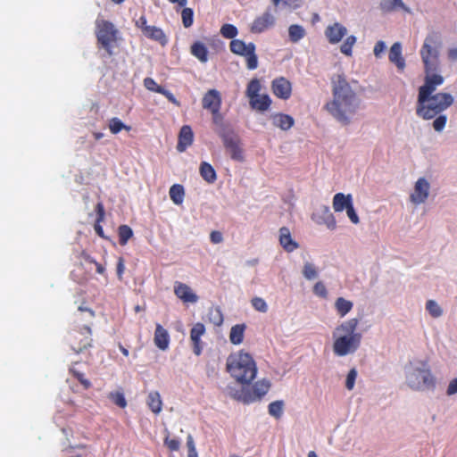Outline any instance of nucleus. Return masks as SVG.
<instances>
[{"mask_svg": "<svg viewBox=\"0 0 457 457\" xmlns=\"http://www.w3.org/2000/svg\"><path fill=\"white\" fill-rule=\"evenodd\" d=\"M271 103L272 101L267 94L259 95L258 96H255L249 100L250 106L253 110L262 112L268 111L271 105Z\"/></svg>", "mask_w": 457, "mask_h": 457, "instance_id": "nucleus-23", "label": "nucleus"}, {"mask_svg": "<svg viewBox=\"0 0 457 457\" xmlns=\"http://www.w3.org/2000/svg\"><path fill=\"white\" fill-rule=\"evenodd\" d=\"M430 185L424 179L420 178L417 180L414 186V192L411 195V201L415 204L424 203L428 197Z\"/></svg>", "mask_w": 457, "mask_h": 457, "instance_id": "nucleus-15", "label": "nucleus"}, {"mask_svg": "<svg viewBox=\"0 0 457 457\" xmlns=\"http://www.w3.org/2000/svg\"><path fill=\"white\" fill-rule=\"evenodd\" d=\"M332 99L324 109L338 122L348 125L360 107V99L344 74L331 78Z\"/></svg>", "mask_w": 457, "mask_h": 457, "instance_id": "nucleus-1", "label": "nucleus"}, {"mask_svg": "<svg viewBox=\"0 0 457 457\" xmlns=\"http://www.w3.org/2000/svg\"><path fill=\"white\" fill-rule=\"evenodd\" d=\"M119 243L120 245H126L128 241L132 237L133 231L128 225H120L118 228Z\"/></svg>", "mask_w": 457, "mask_h": 457, "instance_id": "nucleus-39", "label": "nucleus"}, {"mask_svg": "<svg viewBox=\"0 0 457 457\" xmlns=\"http://www.w3.org/2000/svg\"><path fill=\"white\" fill-rule=\"evenodd\" d=\"M241 391L239 399L245 403H250L261 400L269 391L270 382L267 379L256 381L253 385H245Z\"/></svg>", "mask_w": 457, "mask_h": 457, "instance_id": "nucleus-10", "label": "nucleus"}, {"mask_svg": "<svg viewBox=\"0 0 457 457\" xmlns=\"http://www.w3.org/2000/svg\"><path fill=\"white\" fill-rule=\"evenodd\" d=\"M160 94L164 96L168 99V101L170 102L171 104H175L176 106H180L179 101H178L176 99V97L170 91H169L165 88H162Z\"/></svg>", "mask_w": 457, "mask_h": 457, "instance_id": "nucleus-60", "label": "nucleus"}, {"mask_svg": "<svg viewBox=\"0 0 457 457\" xmlns=\"http://www.w3.org/2000/svg\"><path fill=\"white\" fill-rule=\"evenodd\" d=\"M222 98L220 91L217 89H209L202 98V106L212 114V120L214 125L221 127L224 117L220 112Z\"/></svg>", "mask_w": 457, "mask_h": 457, "instance_id": "nucleus-8", "label": "nucleus"}, {"mask_svg": "<svg viewBox=\"0 0 457 457\" xmlns=\"http://www.w3.org/2000/svg\"><path fill=\"white\" fill-rule=\"evenodd\" d=\"M135 26L139 29L142 33L145 31V28H148L146 17L145 15L140 16L137 21H135Z\"/></svg>", "mask_w": 457, "mask_h": 457, "instance_id": "nucleus-61", "label": "nucleus"}, {"mask_svg": "<svg viewBox=\"0 0 457 457\" xmlns=\"http://www.w3.org/2000/svg\"><path fill=\"white\" fill-rule=\"evenodd\" d=\"M210 240L212 244H220L223 241V236L221 232L213 230L210 234Z\"/></svg>", "mask_w": 457, "mask_h": 457, "instance_id": "nucleus-63", "label": "nucleus"}, {"mask_svg": "<svg viewBox=\"0 0 457 457\" xmlns=\"http://www.w3.org/2000/svg\"><path fill=\"white\" fill-rule=\"evenodd\" d=\"M220 136L222 138L223 145L228 151L230 157L235 161L242 162L244 160V154L240 146L239 138L237 136L228 133H220Z\"/></svg>", "mask_w": 457, "mask_h": 457, "instance_id": "nucleus-13", "label": "nucleus"}, {"mask_svg": "<svg viewBox=\"0 0 457 457\" xmlns=\"http://www.w3.org/2000/svg\"><path fill=\"white\" fill-rule=\"evenodd\" d=\"M169 194L171 201L175 204L179 205L183 203L185 197V190L182 185H172L170 188Z\"/></svg>", "mask_w": 457, "mask_h": 457, "instance_id": "nucleus-34", "label": "nucleus"}, {"mask_svg": "<svg viewBox=\"0 0 457 457\" xmlns=\"http://www.w3.org/2000/svg\"><path fill=\"white\" fill-rule=\"evenodd\" d=\"M406 382L415 391L434 390L436 384V378L425 361H420V367L412 369L407 374Z\"/></svg>", "mask_w": 457, "mask_h": 457, "instance_id": "nucleus-7", "label": "nucleus"}, {"mask_svg": "<svg viewBox=\"0 0 457 457\" xmlns=\"http://www.w3.org/2000/svg\"><path fill=\"white\" fill-rule=\"evenodd\" d=\"M167 436H165L163 440L164 445L170 451V452H177L180 448V441L178 438H171L170 436V433L167 432Z\"/></svg>", "mask_w": 457, "mask_h": 457, "instance_id": "nucleus-46", "label": "nucleus"}, {"mask_svg": "<svg viewBox=\"0 0 457 457\" xmlns=\"http://www.w3.org/2000/svg\"><path fill=\"white\" fill-rule=\"evenodd\" d=\"M143 35L149 39L160 43L162 46H165L168 42L167 37L163 30L155 26H149L148 28H145V31L143 33Z\"/></svg>", "mask_w": 457, "mask_h": 457, "instance_id": "nucleus-25", "label": "nucleus"}, {"mask_svg": "<svg viewBox=\"0 0 457 457\" xmlns=\"http://www.w3.org/2000/svg\"><path fill=\"white\" fill-rule=\"evenodd\" d=\"M348 218L353 224H358L360 222V219L353 208V204H349L348 208L345 210Z\"/></svg>", "mask_w": 457, "mask_h": 457, "instance_id": "nucleus-58", "label": "nucleus"}, {"mask_svg": "<svg viewBox=\"0 0 457 457\" xmlns=\"http://www.w3.org/2000/svg\"><path fill=\"white\" fill-rule=\"evenodd\" d=\"M190 53L193 56L198 59L201 62L208 61V49L206 46L201 41H195L190 47Z\"/></svg>", "mask_w": 457, "mask_h": 457, "instance_id": "nucleus-27", "label": "nucleus"}, {"mask_svg": "<svg viewBox=\"0 0 457 457\" xmlns=\"http://www.w3.org/2000/svg\"><path fill=\"white\" fill-rule=\"evenodd\" d=\"M246 329L245 324H237L234 325L229 332V340L233 345H240L245 337V332Z\"/></svg>", "mask_w": 457, "mask_h": 457, "instance_id": "nucleus-28", "label": "nucleus"}, {"mask_svg": "<svg viewBox=\"0 0 457 457\" xmlns=\"http://www.w3.org/2000/svg\"><path fill=\"white\" fill-rule=\"evenodd\" d=\"M270 120L274 127L279 128L282 130H288L295 124V120L292 116L281 112L271 114Z\"/></svg>", "mask_w": 457, "mask_h": 457, "instance_id": "nucleus-21", "label": "nucleus"}, {"mask_svg": "<svg viewBox=\"0 0 457 457\" xmlns=\"http://www.w3.org/2000/svg\"><path fill=\"white\" fill-rule=\"evenodd\" d=\"M229 50L234 54L245 58L248 70H255L258 67V57L255 54V45L253 43L245 44L241 39H233L229 43Z\"/></svg>", "mask_w": 457, "mask_h": 457, "instance_id": "nucleus-9", "label": "nucleus"}, {"mask_svg": "<svg viewBox=\"0 0 457 457\" xmlns=\"http://www.w3.org/2000/svg\"><path fill=\"white\" fill-rule=\"evenodd\" d=\"M96 212L97 217L94 226L95 231L100 237L105 238L103 227L100 225V223L104 220L105 215L104 207L102 202L97 203L96 206Z\"/></svg>", "mask_w": 457, "mask_h": 457, "instance_id": "nucleus-31", "label": "nucleus"}, {"mask_svg": "<svg viewBox=\"0 0 457 457\" xmlns=\"http://www.w3.org/2000/svg\"><path fill=\"white\" fill-rule=\"evenodd\" d=\"M271 90L278 98L287 100L292 95V85L286 78L279 77L271 82Z\"/></svg>", "mask_w": 457, "mask_h": 457, "instance_id": "nucleus-14", "label": "nucleus"}, {"mask_svg": "<svg viewBox=\"0 0 457 457\" xmlns=\"http://www.w3.org/2000/svg\"><path fill=\"white\" fill-rule=\"evenodd\" d=\"M356 43V37L355 36H348L344 43L340 46V51L342 54H345L346 56H351L353 53V47Z\"/></svg>", "mask_w": 457, "mask_h": 457, "instance_id": "nucleus-43", "label": "nucleus"}, {"mask_svg": "<svg viewBox=\"0 0 457 457\" xmlns=\"http://www.w3.org/2000/svg\"><path fill=\"white\" fill-rule=\"evenodd\" d=\"M227 370L237 382L249 385L256 378L257 366L255 361L243 350L231 353L227 359Z\"/></svg>", "mask_w": 457, "mask_h": 457, "instance_id": "nucleus-3", "label": "nucleus"}, {"mask_svg": "<svg viewBox=\"0 0 457 457\" xmlns=\"http://www.w3.org/2000/svg\"><path fill=\"white\" fill-rule=\"evenodd\" d=\"M108 398L112 403H114L115 405L121 409H124L127 406V401L124 396L123 390L121 388L116 391L110 392L108 394Z\"/></svg>", "mask_w": 457, "mask_h": 457, "instance_id": "nucleus-37", "label": "nucleus"}, {"mask_svg": "<svg viewBox=\"0 0 457 457\" xmlns=\"http://www.w3.org/2000/svg\"><path fill=\"white\" fill-rule=\"evenodd\" d=\"M160 94L164 96L168 99V101L170 102L171 104H175L176 106H180L179 101H178L176 99V97L170 91H169L165 88H162Z\"/></svg>", "mask_w": 457, "mask_h": 457, "instance_id": "nucleus-59", "label": "nucleus"}, {"mask_svg": "<svg viewBox=\"0 0 457 457\" xmlns=\"http://www.w3.org/2000/svg\"><path fill=\"white\" fill-rule=\"evenodd\" d=\"M456 393H457V378H453V380L450 381L447 390H446V394L448 395H453Z\"/></svg>", "mask_w": 457, "mask_h": 457, "instance_id": "nucleus-64", "label": "nucleus"}, {"mask_svg": "<svg viewBox=\"0 0 457 457\" xmlns=\"http://www.w3.org/2000/svg\"><path fill=\"white\" fill-rule=\"evenodd\" d=\"M154 342L160 350L165 351L169 347L170 335L161 324H156Z\"/></svg>", "mask_w": 457, "mask_h": 457, "instance_id": "nucleus-20", "label": "nucleus"}, {"mask_svg": "<svg viewBox=\"0 0 457 457\" xmlns=\"http://www.w3.org/2000/svg\"><path fill=\"white\" fill-rule=\"evenodd\" d=\"M209 320L215 326H220L223 323V314L220 307H212L208 312Z\"/></svg>", "mask_w": 457, "mask_h": 457, "instance_id": "nucleus-41", "label": "nucleus"}, {"mask_svg": "<svg viewBox=\"0 0 457 457\" xmlns=\"http://www.w3.org/2000/svg\"><path fill=\"white\" fill-rule=\"evenodd\" d=\"M353 204V198L351 195H345L343 193H337L333 197V209L336 212H343L346 210L349 204Z\"/></svg>", "mask_w": 457, "mask_h": 457, "instance_id": "nucleus-26", "label": "nucleus"}, {"mask_svg": "<svg viewBox=\"0 0 457 457\" xmlns=\"http://www.w3.org/2000/svg\"><path fill=\"white\" fill-rule=\"evenodd\" d=\"M285 403L283 400H277L271 402L268 405V412L270 416L274 417L276 420H279L284 411Z\"/></svg>", "mask_w": 457, "mask_h": 457, "instance_id": "nucleus-36", "label": "nucleus"}, {"mask_svg": "<svg viewBox=\"0 0 457 457\" xmlns=\"http://www.w3.org/2000/svg\"><path fill=\"white\" fill-rule=\"evenodd\" d=\"M389 61L395 63L400 71L405 67V61L402 56V46L399 42L393 44L389 52Z\"/></svg>", "mask_w": 457, "mask_h": 457, "instance_id": "nucleus-24", "label": "nucleus"}, {"mask_svg": "<svg viewBox=\"0 0 457 457\" xmlns=\"http://www.w3.org/2000/svg\"><path fill=\"white\" fill-rule=\"evenodd\" d=\"M353 303L345 299L344 297H338L335 302V308L337 314L343 318L353 309Z\"/></svg>", "mask_w": 457, "mask_h": 457, "instance_id": "nucleus-33", "label": "nucleus"}, {"mask_svg": "<svg viewBox=\"0 0 457 457\" xmlns=\"http://www.w3.org/2000/svg\"><path fill=\"white\" fill-rule=\"evenodd\" d=\"M379 8L383 12H390L396 8H401L405 12H410L409 8L405 6L402 0H381Z\"/></svg>", "mask_w": 457, "mask_h": 457, "instance_id": "nucleus-29", "label": "nucleus"}, {"mask_svg": "<svg viewBox=\"0 0 457 457\" xmlns=\"http://www.w3.org/2000/svg\"><path fill=\"white\" fill-rule=\"evenodd\" d=\"M323 223L330 230H334L337 228L336 219L334 215L329 212L328 208L325 209V217L323 219Z\"/></svg>", "mask_w": 457, "mask_h": 457, "instance_id": "nucleus-49", "label": "nucleus"}, {"mask_svg": "<svg viewBox=\"0 0 457 457\" xmlns=\"http://www.w3.org/2000/svg\"><path fill=\"white\" fill-rule=\"evenodd\" d=\"M147 405L154 413L158 414L161 412L162 408V402L161 395L157 391L151 392L148 395Z\"/></svg>", "mask_w": 457, "mask_h": 457, "instance_id": "nucleus-32", "label": "nucleus"}, {"mask_svg": "<svg viewBox=\"0 0 457 457\" xmlns=\"http://www.w3.org/2000/svg\"><path fill=\"white\" fill-rule=\"evenodd\" d=\"M425 83L419 89V101L426 102L428 96L432 95L436 87L444 83V77L436 72H425Z\"/></svg>", "mask_w": 457, "mask_h": 457, "instance_id": "nucleus-12", "label": "nucleus"}, {"mask_svg": "<svg viewBox=\"0 0 457 457\" xmlns=\"http://www.w3.org/2000/svg\"><path fill=\"white\" fill-rule=\"evenodd\" d=\"M357 377V371L355 369H352L346 377L345 386L348 390H352L354 386L355 379Z\"/></svg>", "mask_w": 457, "mask_h": 457, "instance_id": "nucleus-57", "label": "nucleus"}, {"mask_svg": "<svg viewBox=\"0 0 457 457\" xmlns=\"http://www.w3.org/2000/svg\"><path fill=\"white\" fill-rule=\"evenodd\" d=\"M346 34L347 29L339 22L328 25L325 29V36L332 45L339 43Z\"/></svg>", "mask_w": 457, "mask_h": 457, "instance_id": "nucleus-17", "label": "nucleus"}, {"mask_svg": "<svg viewBox=\"0 0 457 457\" xmlns=\"http://www.w3.org/2000/svg\"><path fill=\"white\" fill-rule=\"evenodd\" d=\"M109 129L112 134H118L122 129L129 131L131 129L130 126L125 125L119 118H112L109 120Z\"/></svg>", "mask_w": 457, "mask_h": 457, "instance_id": "nucleus-40", "label": "nucleus"}, {"mask_svg": "<svg viewBox=\"0 0 457 457\" xmlns=\"http://www.w3.org/2000/svg\"><path fill=\"white\" fill-rule=\"evenodd\" d=\"M275 23V17L270 11H266L261 16L254 19L251 25V32L262 33L272 27Z\"/></svg>", "mask_w": 457, "mask_h": 457, "instance_id": "nucleus-16", "label": "nucleus"}, {"mask_svg": "<svg viewBox=\"0 0 457 457\" xmlns=\"http://www.w3.org/2000/svg\"><path fill=\"white\" fill-rule=\"evenodd\" d=\"M174 294L184 303H196L198 296L192 291L189 286L185 283L176 281L174 284Z\"/></svg>", "mask_w": 457, "mask_h": 457, "instance_id": "nucleus-18", "label": "nucleus"}, {"mask_svg": "<svg viewBox=\"0 0 457 457\" xmlns=\"http://www.w3.org/2000/svg\"><path fill=\"white\" fill-rule=\"evenodd\" d=\"M95 34L97 46L103 48L109 56L113 54V48L117 47L120 40V32L110 21L97 18L96 20Z\"/></svg>", "mask_w": 457, "mask_h": 457, "instance_id": "nucleus-4", "label": "nucleus"}, {"mask_svg": "<svg viewBox=\"0 0 457 457\" xmlns=\"http://www.w3.org/2000/svg\"><path fill=\"white\" fill-rule=\"evenodd\" d=\"M442 41L437 32L429 33L420 48V57L425 72H436L439 70V49Z\"/></svg>", "mask_w": 457, "mask_h": 457, "instance_id": "nucleus-6", "label": "nucleus"}, {"mask_svg": "<svg viewBox=\"0 0 457 457\" xmlns=\"http://www.w3.org/2000/svg\"><path fill=\"white\" fill-rule=\"evenodd\" d=\"M426 309L433 318H438L443 314V310L434 300L426 303Z\"/></svg>", "mask_w": 457, "mask_h": 457, "instance_id": "nucleus-45", "label": "nucleus"}, {"mask_svg": "<svg viewBox=\"0 0 457 457\" xmlns=\"http://www.w3.org/2000/svg\"><path fill=\"white\" fill-rule=\"evenodd\" d=\"M190 340L192 343L193 353L196 356L201 355V353L203 352V348H204V345H203L204 344L201 341V337H190Z\"/></svg>", "mask_w": 457, "mask_h": 457, "instance_id": "nucleus-54", "label": "nucleus"}, {"mask_svg": "<svg viewBox=\"0 0 457 457\" xmlns=\"http://www.w3.org/2000/svg\"><path fill=\"white\" fill-rule=\"evenodd\" d=\"M447 118L445 115L437 116L433 121V128L436 131H442L445 127Z\"/></svg>", "mask_w": 457, "mask_h": 457, "instance_id": "nucleus-56", "label": "nucleus"}, {"mask_svg": "<svg viewBox=\"0 0 457 457\" xmlns=\"http://www.w3.org/2000/svg\"><path fill=\"white\" fill-rule=\"evenodd\" d=\"M303 274L306 279L311 280L318 276V271L312 263L306 262L303 269Z\"/></svg>", "mask_w": 457, "mask_h": 457, "instance_id": "nucleus-47", "label": "nucleus"}, {"mask_svg": "<svg viewBox=\"0 0 457 457\" xmlns=\"http://www.w3.org/2000/svg\"><path fill=\"white\" fill-rule=\"evenodd\" d=\"M144 86L149 91L159 93V94H160L162 88H163L162 86L158 85L154 79L149 78V77H147L144 79Z\"/></svg>", "mask_w": 457, "mask_h": 457, "instance_id": "nucleus-50", "label": "nucleus"}, {"mask_svg": "<svg viewBox=\"0 0 457 457\" xmlns=\"http://www.w3.org/2000/svg\"><path fill=\"white\" fill-rule=\"evenodd\" d=\"M200 175L208 183H214L217 179V174L213 167L206 162H203L200 164Z\"/></svg>", "mask_w": 457, "mask_h": 457, "instance_id": "nucleus-30", "label": "nucleus"}, {"mask_svg": "<svg viewBox=\"0 0 457 457\" xmlns=\"http://www.w3.org/2000/svg\"><path fill=\"white\" fill-rule=\"evenodd\" d=\"M252 306L254 308V310L260 312H266L268 311V305L264 299L261 297H253L251 300Z\"/></svg>", "mask_w": 457, "mask_h": 457, "instance_id": "nucleus-48", "label": "nucleus"}, {"mask_svg": "<svg viewBox=\"0 0 457 457\" xmlns=\"http://www.w3.org/2000/svg\"><path fill=\"white\" fill-rule=\"evenodd\" d=\"M359 324L356 318L344 321L333 332V351L337 356L354 353L360 346L361 335L355 330Z\"/></svg>", "mask_w": 457, "mask_h": 457, "instance_id": "nucleus-2", "label": "nucleus"}, {"mask_svg": "<svg viewBox=\"0 0 457 457\" xmlns=\"http://www.w3.org/2000/svg\"><path fill=\"white\" fill-rule=\"evenodd\" d=\"M70 371L72 373L74 378H76L79 380V382L83 386L85 389H88L91 387V382L85 378V375L83 373L73 369H71Z\"/></svg>", "mask_w": 457, "mask_h": 457, "instance_id": "nucleus-53", "label": "nucleus"}, {"mask_svg": "<svg viewBox=\"0 0 457 457\" xmlns=\"http://www.w3.org/2000/svg\"><path fill=\"white\" fill-rule=\"evenodd\" d=\"M279 244L287 252H293L298 248V244L292 238L288 228L282 227L279 229Z\"/></svg>", "mask_w": 457, "mask_h": 457, "instance_id": "nucleus-22", "label": "nucleus"}, {"mask_svg": "<svg viewBox=\"0 0 457 457\" xmlns=\"http://www.w3.org/2000/svg\"><path fill=\"white\" fill-rule=\"evenodd\" d=\"M453 103V97L448 93L430 95L426 102L418 100L416 113L424 120H430L447 109Z\"/></svg>", "mask_w": 457, "mask_h": 457, "instance_id": "nucleus-5", "label": "nucleus"}, {"mask_svg": "<svg viewBox=\"0 0 457 457\" xmlns=\"http://www.w3.org/2000/svg\"><path fill=\"white\" fill-rule=\"evenodd\" d=\"M313 293L321 298H326L328 296L326 286L321 281H319L314 285Z\"/></svg>", "mask_w": 457, "mask_h": 457, "instance_id": "nucleus-55", "label": "nucleus"}, {"mask_svg": "<svg viewBox=\"0 0 457 457\" xmlns=\"http://www.w3.org/2000/svg\"><path fill=\"white\" fill-rule=\"evenodd\" d=\"M193 139L194 134L191 127L188 125H184L179 131L177 150L179 152H184L187 147L193 144Z\"/></svg>", "mask_w": 457, "mask_h": 457, "instance_id": "nucleus-19", "label": "nucleus"}, {"mask_svg": "<svg viewBox=\"0 0 457 457\" xmlns=\"http://www.w3.org/2000/svg\"><path fill=\"white\" fill-rule=\"evenodd\" d=\"M92 331L88 326L79 330H73L69 337V343L72 350L79 353L92 345Z\"/></svg>", "mask_w": 457, "mask_h": 457, "instance_id": "nucleus-11", "label": "nucleus"}, {"mask_svg": "<svg viewBox=\"0 0 457 457\" xmlns=\"http://www.w3.org/2000/svg\"><path fill=\"white\" fill-rule=\"evenodd\" d=\"M220 34L223 37L233 40L236 39L238 30L235 25L227 23L221 26Z\"/></svg>", "mask_w": 457, "mask_h": 457, "instance_id": "nucleus-42", "label": "nucleus"}, {"mask_svg": "<svg viewBox=\"0 0 457 457\" xmlns=\"http://www.w3.org/2000/svg\"><path fill=\"white\" fill-rule=\"evenodd\" d=\"M125 270V260L120 256L117 262V276L119 279H122V276Z\"/></svg>", "mask_w": 457, "mask_h": 457, "instance_id": "nucleus-62", "label": "nucleus"}, {"mask_svg": "<svg viewBox=\"0 0 457 457\" xmlns=\"http://www.w3.org/2000/svg\"><path fill=\"white\" fill-rule=\"evenodd\" d=\"M306 35V31L303 26L298 24L290 25L288 28V36L292 43H297Z\"/></svg>", "mask_w": 457, "mask_h": 457, "instance_id": "nucleus-35", "label": "nucleus"}, {"mask_svg": "<svg viewBox=\"0 0 457 457\" xmlns=\"http://www.w3.org/2000/svg\"><path fill=\"white\" fill-rule=\"evenodd\" d=\"M206 332L205 326L202 322H197L193 325L190 329V337H202Z\"/></svg>", "mask_w": 457, "mask_h": 457, "instance_id": "nucleus-52", "label": "nucleus"}, {"mask_svg": "<svg viewBox=\"0 0 457 457\" xmlns=\"http://www.w3.org/2000/svg\"><path fill=\"white\" fill-rule=\"evenodd\" d=\"M187 457H198L194 437L191 434L187 436Z\"/></svg>", "mask_w": 457, "mask_h": 457, "instance_id": "nucleus-51", "label": "nucleus"}, {"mask_svg": "<svg viewBox=\"0 0 457 457\" xmlns=\"http://www.w3.org/2000/svg\"><path fill=\"white\" fill-rule=\"evenodd\" d=\"M262 89L260 80L258 79H253L249 81L246 87L245 95L250 99L258 96L259 92Z\"/></svg>", "mask_w": 457, "mask_h": 457, "instance_id": "nucleus-38", "label": "nucleus"}, {"mask_svg": "<svg viewBox=\"0 0 457 457\" xmlns=\"http://www.w3.org/2000/svg\"><path fill=\"white\" fill-rule=\"evenodd\" d=\"M182 23L185 28H190L194 22V11L192 8L185 7L181 11Z\"/></svg>", "mask_w": 457, "mask_h": 457, "instance_id": "nucleus-44", "label": "nucleus"}]
</instances>
